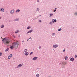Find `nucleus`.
Masks as SVG:
<instances>
[{
  "instance_id": "nucleus-23",
  "label": "nucleus",
  "mask_w": 77,
  "mask_h": 77,
  "mask_svg": "<svg viewBox=\"0 0 77 77\" xmlns=\"http://www.w3.org/2000/svg\"><path fill=\"white\" fill-rule=\"evenodd\" d=\"M27 29H30V26H28L27 28Z\"/></svg>"
},
{
  "instance_id": "nucleus-15",
  "label": "nucleus",
  "mask_w": 77,
  "mask_h": 77,
  "mask_svg": "<svg viewBox=\"0 0 77 77\" xmlns=\"http://www.w3.org/2000/svg\"><path fill=\"white\" fill-rule=\"evenodd\" d=\"M36 76L37 77H39V75L38 74H37L36 75Z\"/></svg>"
},
{
  "instance_id": "nucleus-45",
  "label": "nucleus",
  "mask_w": 77,
  "mask_h": 77,
  "mask_svg": "<svg viewBox=\"0 0 77 77\" xmlns=\"http://www.w3.org/2000/svg\"><path fill=\"white\" fill-rule=\"evenodd\" d=\"M13 59H14L13 58Z\"/></svg>"
},
{
  "instance_id": "nucleus-33",
  "label": "nucleus",
  "mask_w": 77,
  "mask_h": 77,
  "mask_svg": "<svg viewBox=\"0 0 77 77\" xmlns=\"http://www.w3.org/2000/svg\"><path fill=\"white\" fill-rule=\"evenodd\" d=\"M63 51V52H65V49H64Z\"/></svg>"
},
{
  "instance_id": "nucleus-5",
  "label": "nucleus",
  "mask_w": 77,
  "mask_h": 77,
  "mask_svg": "<svg viewBox=\"0 0 77 77\" xmlns=\"http://www.w3.org/2000/svg\"><path fill=\"white\" fill-rule=\"evenodd\" d=\"M37 59H38V57H34L32 59V60H36Z\"/></svg>"
},
{
  "instance_id": "nucleus-34",
  "label": "nucleus",
  "mask_w": 77,
  "mask_h": 77,
  "mask_svg": "<svg viewBox=\"0 0 77 77\" xmlns=\"http://www.w3.org/2000/svg\"><path fill=\"white\" fill-rule=\"evenodd\" d=\"M29 39H32V38L30 37V38H29Z\"/></svg>"
},
{
  "instance_id": "nucleus-43",
  "label": "nucleus",
  "mask_w": 77,
  "mask_h": 77,
  "mask_svg": "<svg viewBox=\"0 0 77 77\" xmlns=\"http://www.w3.org/2000/svg\"><path fill=\"white\" fill-rule=\"evenodd\" d=\"M2 39H3V38L2 37H1Z\"/></svg>"
},
{
  "instance_id": "nucleus-28",
  "label": "nucleus",
  "mask_w": 77,
  "mask_h": 77,
  "mask_svg": "<svg viewBox=\"0 0 77 77\" xmlns=\"http://www.w3.org/2000/svg\"><path fill=\"white\" fill-rule=\"evenodd\" d=\"M33 54V52H31L29 54H30V55H31V54Z\"/></svg>"
},
{
  "instance_id": "nucleus-6",
  "label": "nucleus",
  "mask_w": 77,
  "mask_h": 77,
  "mask_svg": "<svg viewBox=\"0 0 77 77\" xmlns=\"http://www.w3.org/2000/svg\"><path fill=\"white\" fill-rule=\"evenodd\" d=\"M11 14H14V10H12L10 12Z\"/></svg>"
},
{
  "instance_id": "nucleus-27",
  "label": "nucleus",
  "mask_w": 77,
  "mask_h": 77,
  "mask_svg": "<svg viewBox=\"0 0 77 77\" xmlns=\"http://www.w3.org/2000/svg\"><path fill=\"white\" fill-rule=\"evenodd\" d=\"M8 59H11V57L8 56Z\"/></svg>"
},
{
  "instance_id": "nucleus-17",
  "label": "nucleus",
  "mask_w": 77,
  "mask_h": 77,
  "mask_svg": "<svg viewBox=\"0 0 77 77\" xmlns=\"http://www.w3.org/2000/svg\"><path fill=\"white\" fill-rule=\"evenodd\" d=\"M9 50V48H7L6 50H5V51H8V50Z\"/></svg>"
},
{
  "instance_id": "nucleus-18",
  "label": "nucleus",
  "mask_w": 77,
  "mask_h": 77,
  "mask_svg": "<svg viewBox=\"0 0 77 77\" xmlns=\"http://www.w3.org/2000/svg\"><path fill=\"white\" fill-rule=\"evenodd\" d=\"M4 27V25H2L1 26V28H3Z\"/></svg>"
},
{
  "instance_id": "nucleus-11",
  "label": "nucleus",
  "mask_w": 77,
  "mask_h": 77,
  "mask_svg": "<svg viewBox=\"0 0 77 77\" xmlns=\"http://www.w3.org/2000/svg\"><path fill=\"white\" fill-rule=\"evenodd\" d=\"M22 66V65L20 64L17 66V67L18 68H20V67H21V66Z\"/></svg>"
},
{
  "instance_id": "nucleus-13",
  "label": "nucleus",
  "mask_w": 77,
  "mask_h": 77,
  "mask_svg": "<svg viewBox=\"0 0 77 77\" xmlns=\"http://www.w3.org/2000/svg\"><path fill=\"white\" fill-rule=\"evenodd\" d=\"M65 60H67V59H68V57H66L65 58Z\"/></svg>"
},
{
  "instance_id": "nucleus-16",
  "label": "nucleus",
  "mask_w": 77,
  "mask_h": 77,
  "mask_svg": "<svg viewBox=\"0 0 77 77\" xmlns=\"http://www.w3.org/2000/svg\"><path fill=\"white\" fill-rule=\"evenodd\" d=\"M19 19H16L14 20V21H18Z\"/></svg>"
},
{
  "instance_id": "nucleus-37",
  "label": "nucleus",
  "mask_w": 77,
  "mask_h": 77,
  "mask_svg": "<svg viewBox=\"0 0 77 77\" xmlns=\"http://www.w3.org/2000/svg\"><path fill=\"white\" fill-rule=\"evenodd\" d=\"M39 0H37V2H39Z\"/></svg>"
},
{
  "instance_id": "nucleus-44",
  "label": "nucleus",
  "mask_w": 77,
  "mask_h": 77,
  "mask_svg": "<svg viewBox=\"0 0 77 77\" xmlns=\"http://www.w3.org/2000/svg\"><path fill=\"white\" fill-rule=\"evenodd\" d=\"M0 19H1V17H0Z\"/></svg>"
},
{
  "instance_id": "nucleus-39",
  "label": "nucleus",
  "mask_w": 77,
  "mask_h": 77,
  "mask_svg": "<svg viewBox=\"0 0 77 77\" xmlns=\"http://www.w3.org/2000/svg\"><path fill=\"white\" fill-rule=\"evenodd\" d=\"M75 15H77V13H75Z\"/></svg>"
},
{
  "instance_id": "nucleus-29",
  "label": "nucleus",
  "mask_w": 77,
  "mask_h": 77,
  "mask_svg": "<svg viewBox=\"0 0 77 77\" xmlns=\"http://www.w3.org/2000/svg\"><path fill=\"white\" fill-rule=\"evenodd\" d=\"M39 22V23H41V20H39V21H38Z\"/></svg>"
},
{
  "instance_id": "nucleus-38",
  "label": "nucleus",
  "mask_w": 77,
  "mask_h": 77,
  "mask_svg": "<svg viewBox=\"0 0 77 77\" xmlns=\"http://www.w3.org/2000/svg\"><path fill=\"white\" fill-rule=\"evenodd\" d=\"M41 46H39V48H41Z\"/></svg>"
},
{
  "instance_id": "nucleus-1",
  "label": "nucleus",
  "mask_w": 77,
  "mask_h": 77,
  "mask_svg": "<svg viewBox=\"0 0 77 77\" xmlns=\"http://www.w3.org/2000/svg\"><path fill=\"white\" fill-rule=\"evenodd\" d=\"M2 41L5 44H8L11 42L10 40L8 39H6L5 38H4L2 39Z\"/></svg>"
},
{
  "instance_id": "nucleus-32",
  "label": "nucleus",
  "mask_w": 77,
  "mask_h": 77,
  "mask_svg": "<svg viewBox=\"0 0 77 77\" xmlns=\"http://www.w3.org/2000/svg\"><path fill=\"white\" fill-rule=\"evenodd\" d=\"M2 54V53H0V56Z\"/></svg>"
},
{
  "instance_id": "nucleus-2",
  "label": "nucleus",
  "mask_w": 77,
  "mask_h": 77,
  "mask_svg": "<svg viewBox=\"0 0 77 77\" xmlns=\"http://www.w3.org/2000/svg\"><path fill=\"white\" fill-rule=\"evenodd\" d=\"M18 42H14L12 43L13 46L15 48H18Z\"/></svg>"
},
{
  "instance_id": "nucleus-35",
  "label": "nucleus",
  "mask_w": 77,
  "mask_h": 77,
  "mask_svg": "<svg viewBox=\"0 0 77 77\" xmlns=\"http://www.w3.org/2000/svg\"><path fill=\"white\" fill-rule=\"evenodd\" d=\"M39 8H37V11H39Z\"/></svg>"
},
{
  "instance_id": "nucleus-25",
  "label": "nucleus",
  "mask_w": 77,
  "mask_h": 77,
  "mask_svg": "<svg viewBox=\"0 0 77 77\" xmlns=\"http://www.w3.org/2000/svg\"><path fill=\"white\" fill-rule=\"evenodd\" d=\"M50 24H53V22H51L50 23Z\"/></svg>"
},
{
  "instance_id": "nucleus-21",
  "label": "nucleus",
  "mask_w": 77,
  "mask_h": 77,
  "mask_svg": "<svg viewBox=\"0 0 77 77\" xmlns=\"http://www.w3.org/2000/svg\"><path fill=\"white\" fill-rule=\"evenodd\" d=\"M27 49H25L24 50V51L25 52H26V51H27Z\"/></svg>"
},
{
  "instance_id": "nucleus-41",
  "label": "nucleus",
  "mask_w": 77,
  "mask_h": 77,
  "mask_svg": "<svg viewBox=\"0 0 77 77\" xmlns=\"http://www.w3.org/2000/svg\"><path fill=\"white\" fill-rule=\"evenodd\" d=\"M55 10H56V9H57V8H55Z\"/></svg>"
},
{
  "instance_id": "nucleus-20",
  "label": "nucleus",
  "mask_w": 77,
  "mask_h": 77,
  "mask_svg": "<svg viewBox=\"0 0 77 77\" xmlns=\"http://www.w3.org/2000/svg\"><path fill=\"white\" fill-rule=\"evenodd\" d=\"M19 31L18 30H17L16 31L15 33H18Z\"/></svg>"
},
{
  "instance_id": "nucleus-14",
  "label": "nucleus",
  "mask_w": 77,
  "mask_h": 77,
  "mask_svg": "<svg viewBox=\"0 0 77 77\" xmlns=\"http://www.w3.org/2000/svg\"><path fill=\"white\" fill-rule=\"evenodd\" d=\"M14 48V46H11L10 47V48H11V49H13V48Z\"/></svg>"
},
{
  "instance_id": "nucleus-30",
  "label": "nucleus",
  "mask_w": 77,
  "mask_h": 77,
  "mask_svg": "<svg viewBox=\"0 0 77 77\" xmlns=\"http://www.w3.org/2000/svg\"><path fill=\"white\" fill-rule=\"evenodd\" d=\"M55 35V33H53V34H52V35H53V36H54V35Z\"/></svg>"
},
{
  "instance_id": "nucleus-46",
  "label": "nucleus",
  "mask_w": 77,
  "mask_h": 77,
  "mask_svg": "<svg viewBox=\"0 0 77 77\" xmlns=\"http://www.w3.org/2000/svg\"><path fill=\"white\" fill-rule=\"evenodd\" d=\"M13 59H14L13 58Z\"/></svg>"
},
{
  "instance_id": "nucleus-4",
  "label": "nucleus",
  "mask_w": 77,
  "mask_h": 77,
  "mask_svg": "<svg viewBox=\"0 0 77 77\" xmlns=\"http://www.w3.org/2000/svg\"><path fill=\"white\" fill-rule=\"evenodd\" d=\"M33 32V30L31 29L29 31L27 32V33H32Z\"/></svg>"
},
{
  "instance_id": "nucleus-7",
  "label": "nucleus",
  "mask_w": 77,
  "mask_h": 77,
  "mask_svg": "<svg viewBox=\"0 0 77 77\" xmlns=\"http://www.w3.org/2000/svg\"><path fill=\"white\" fill-rule=\"evenodd\" d=\"M70 60L72 61H74V58L73 57H72L70 58Z\"/></svg>"
},
{
  "instance_id": "nucleus-8",
  "label": "nucleus",
  "mask_w": 77,
  "mask_h": 77,
  "mask_svg": "<svg viewBox=\"0 0 77 77\" xmlns=\"http://www.w3.org/2000/svg\"><path fill=\"white\" fill-rule=\"evenodd\" d=\"M54 48H56L58 47V45H54L53 46Z\"/></svg>"
},
{
  "instance_id": "nucleus-42",
  "label": "nucleus",
  "mask_w": 77,
  "mask_h": 77,
  "mask_svg": "<svg viewBox=\"0 0 77 77\" xmlns=\"http://www.w3.org/2000/svg\"><path fill=\"white\" fill-rule=\"evenodd\" d=\"M29 41V39L27 40V41Z\"/></svg>"
},
{
  "instance_id": "nucleus-31",
  "label": "nucleus",
  "mask_w": 77,
  "mask_h": 77,
  "mask_svg": "<svg viewBox=\"0 0 77 77\" xmlns=\"http://www.w3.org/2000/svg\"><path fill=\"white\" fill-rule=\"evenodd\" d=\"M75 58H76V57H77V55H75Z\"/></svg>"
},
{
  "instance_id": "nucleus-22",
  "label": "nucleus",
  "mask_w": 77,
  "mask_h": 77,
  "mask_svg": "<svg viewBox=\"0 0 77 77\" xmlns=\"http://www.w3.org/2000/svg\"><path fill=\"white\" fill-rule=\"evenodd\" d=\"M10 57H12V54H11L10 55Z\"/></svg>"
},
{
  "instance_id": "nucleus-10",
  "label": "nucleus",
  "mask_w": 77,
  "mask_h": 77,
  "mask_svg": "<svg viewBox=\"0 0 77 77\" xmlns=\"http://www.w3.org/2000/svg\"><path fill=\"white\" fill-rule=\"evenodd\" d=\"M28 54H29V53H28V52H26L25 53V55H26V56H27Z\"/></svg>"
},
{
  "instance_id": "nucleus-36",
  "label": "nucleus",
  "mask_w": 77,
  "mask_h": 77,
  "mask_svg": "<svg viewBox=\"0 0 77 77\" xmlns=\"http://www.w3.org/2000/svg\"><path fill=\"white\" fill-rule=\"evenodd\" d=\"M54 12H56V10H54Z\"/></svg>"
},
{
  "instance_id": "nucleus-9",
  "label": "nucleus",
  "mask_w": 77,
  "mask_h": 77,
  "mask_svg": "<svg viewBox=\"0 0 77 77\" xmlns=\"http://www.w3.org/2000/svg\"><path fill=\"white\" fill-rule=\"evenodd\" d=\"M63 65H66V64H67V62H63Z\"/></svg>"
},
{
  "instance_id": "nucleus-40",
  "label": "nucleus",
  "mask_w": 77,
  "mask_h": 77,
  "mask_svg": "<svg viewBox=\"0 0 77 77\" xmlns=\"http://www.w3.org/2000/svg\"><path fill=\"white\" fill-rule=\"evenodd\" d=\"M24 42V41H23L22 42Z\"/></svg>"
},
{
  "instance_id": "nucleus-19",
  "label": "nucleus",
  "mask_w": 77,
  "mask_h": 77,
  "mask_svg": "<svg viewBox=\"0 0 77 77\" xmlns=\"http://www.w3.org/2000/svg\"><path fill=\"white\" fill-rule=\"evenodd\" d=\"M20 11V10H16L17 12H19Z\"/></svg>"
},
{
  "instance_id": "nucleus-26",
  "label": "nucleus",
  "mask_w": 77,
  "mask_h": 77,
  "mask_svg": "<svg viewBox=\"0 0 77 77\" xmlns=\"http://www.w3.org/2000/svg\"><path fill=\"white\" fill-rule=\"evenodd\" d=\"M50 15V16H53V14H51Z\"/></svg>"
},
{
  "instance_id": "nucleus-3",
  "label": "nucleus",
  "mask_w": 77,
  "mask_h": 77,
  "mask_svg": "<svg viewBox=\"0 0 77 77\" xmlns=\"http://www.w3.org/2000/svg\"><path fill=\"white\" fill-rule=\"evenodd\" d=\"M4 8H0V11H1L2 12H4Z\"/></svg>"
},
{
  "instance_id": "nucleus-12",
  "label": "nucleus",
  "mask_w": 77,
  "mask_h": 77,
  "mask_svg": "<svg viewBox=\"0 0 77 77\" xmlns=\"http://www.w3.org/2000/svg\"><path fill=\"white\" fill-rule=\"evenodd\" d=\"M56 20H54V19H52V21L53 22V23H54L55 22H56Z\"/></svg>"
},
{
  "instance_id": "nucleus-24",
  "label": "nucleus",
  "mask_w": 77,
  "mask_h": 77,
  "mask_svg": "<svg viewBox=\"0 0 77 77\" xmlns=\"http://www.w3.org/2000/svg\"><path fill=\"white\" fill-rule=\"evenodd\" d=\"M60 30H62V29L60 28L58 29V31H60Z\"/></svg>"
}]
</instances>
